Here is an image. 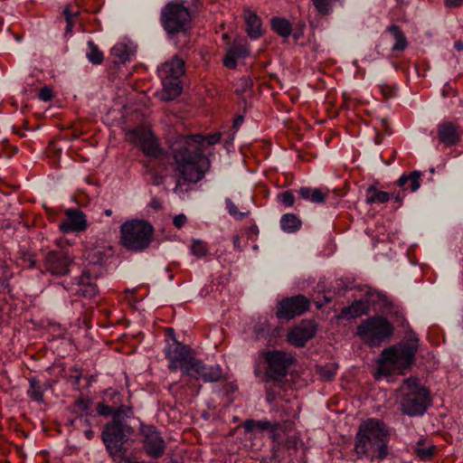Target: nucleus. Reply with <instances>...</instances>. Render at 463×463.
<instances>
[{
  "label": "nucleus",
  "instance_id": "1",
  "mask_svg": "<svg viewBox=\"0 0 463 463\" xmlns=\"http://www.w3.org/2000/svg\"><path fill=\"white\" fill-rule=\"evenodd\" d=\"M222 134L212 133L207 136L194 134L180 140L174 147L173 154L179 173L175 190L187 192L190 184L201 181L210 167L209 158L205 155L208 146L220 142Z\"/></svg>",
  "mask_w": 463,
  "mask_h": 463
},
{
  "label": "nucleus",
  "instance_id": "2",
  "mask_svg": "<svg viewBox=\"0 0 463 463\" xmlns=\"http://www.w3.org/2000/svg\"><path fill=\"white\" fill-rule=\"evenodd\" d=\"M391 428L378 418H369L358 427L355 451L371 460H383L389 455Z\"/></svg>",
  "mask_w": 463,
  "mask_h": 463
},
{
  "label": "nucleus",
  "instance_id": "3",
  "mask_svg": "<svg viewBox=\"0 0 463 463\" xmlns=\"http://www.w3.org/2000/svg\"><path fill=\"white\" fill-rule=\"evenodd\" d=\"M293 356L281 350H268L263 353V360L254 368L256 377L266 384L267 400L275 399V392L268 385H279L287 378Z\"/></svg>",
  "mask_w": 463,
  "mask_h": 463
},
{
  "label": "nucleus",
  "instance_id": "4",
  "mask_svg": "<svg viewBox=\"0 0 463 463\" xmlns=\"http://www.w3.org/2000/svg\"><path fill=\"white\" fill-rule=\"evenodd\" d=\"M166 345L164 348L165 358L168 360V368L171 372H182L181 387L184 385L185 376L189 373L190 364L196 357L193 349L185 344L179 342L173 328H167L165 332Z\"/></svg>",
  "mask_w": 463,
  "mask_h": 463
},
{
  "label": "nucleus",
  "instance_id": "5",
  "mask_svg": "<svg viewBox=\"0 0 463 463\" xmlns=\"http://www.w3.org/2000/svg\"><path fill=\"white\" fill-rule=\"evenodd\" d=\"M431 402L432 400L428 388L415 379L405 381L400 402L403 414L410 417H420L424 415Z\"/></svg>",
  "mask_w": 463,
  "mask_h": 463
},
{
  "label": "nucleus",
  "instance_id": "6",
  "mask_svg": "<svg viewBox=\"0 0 463 463\" xmlns=\"http://www.w3.org/2000/svg\"><path fill=\"white\" fill-rule=\"evenodd\" d=\"M358 292L359 298L355 297L352 305L344 309L345 315L355 317L366 314L371 309L382 312L392 311V303L385 294L368 286L359 287Z\"/></svg>",
  "mask_w": 463,
  "mask_h": 463
},
{
  "label": "nucleus",
  "instance_id": "7",
  "mask_svg": "<svg viewBox=\"0 0 463 463\" xmlns=\"http://www.w3.org/2000/svg\"><path fill=\"white\" fill-rule=\"evenodd\" d=\"M118 413L115 419L106 422L101 431V440L109 456H116L127 448V444L133 434V428L127 422V419H120Z\"/></svg>",
  "mask_w": 463,
  "mask_h": 463
},
{
  "label": "nucleus",
  "instance_id": "8",
  "mask_svg": "<svg viewBox=\"0 0 463 463\" xmlns=\"http://www.w3.org/2000/svg\"><path fill=\"white\" fill-rule=\"evenodd\" d=\"M122 245L132 251L141 252L149 247L153 234V226L143 220H132L120 227Z\"/></svg>",
  "mask_w": 463,
  "mask_h": 463
},
{
  "label": "nucleus",
  "instance_id": "9",
  "mask_svg": "<svg viewBox=\"0 0 463 463\" xmlns=\"http://www.w3.org/2000/svg\"><path fill=\"white\" fill-rule=\"evenodd\" d=\"M184 72V61L177 56L162 65L158 74L163 86L161 93L163 100L171 101L181 95L183 91L181 78Z\"/></svg>",
  "mask_w": 463,
  "mask_h": 463
},
{
  "label": "nucleus",
  "instance_id": "10",
  "mask_svg": "<svg viewBox=\"0 0 463 463\" xmlns=\"http://www.w3.org/2000/svg\"><path fill=\"white\" fill-rule=\"evenodd\" d=\"M417 350L415 344L393 345L384 349L379 360V370L389 374L392 370L402 369L412 364Z\"/></svg>",
  "mask_w": 463,
  "mask_h": 463
},
{
  "label": "nucleus",
  "instance_id": "11",
  "mask_svg": "<svg viewBox=\"0 0 463 463\" xmlns=\"http://www.w3.org/2000/svg\"><path fill=\"white\" fill-rule=\"evenodd\" d=\"M223 378L222 368L218 364H204L202 360L195 358L190 364V370L185 376L184 384L188 385L191 395H198L201 386L193 380H202L204 383H217Z\"/></svg>",
  "mask_w": 463,
  "mask_h": 463
},
{
  "label": "nucleus",
  "instance_id": "12",
  "mask_svg": "<svg viewBox=\"0 0 463 463\" xmlns=\"http://www.w3.org/2000/svg\"><path fill=\"white\" fill-rule=\"evenodd\" d=\"M393 327L383 317H372L357 327L358 335L370 346H379L392 335Z\"/></svg>",
  "mask_w": 463,
  "mask_h": 463
},
{
  "label": "nucleus",
  "instance_id": "13",
  "mask_svg": "<svg viewBox=\"0 0 463 463\" xmlns=\"http://www.w3.org/2000/svg\"><path fill=\"white\" fill-rule=\"evenodd\" d=\"M189 20V11L182 4L169 3L162 10V25L171 36L185 33L188 29Z\"/></svg>",
  "mask_w": 463,
  "mask_h": 463
},
{
  "label": "nucleus",
  "instance_id": "14",
  "mask_svg": "<svg viewBox=\"0 0 463 463\" xmlns=\"http://www.w3.org/2000/svg\"><path fill=\"white\" fill-rule=\"evenodd\" d=\"M96 280L97 279L90 274V270H84L80 276L73 277L70 281H63L61 285L65 290L73 295L92 298L99 294Z\"/></svg>",
  "mask_w": 463,
  "mask_h": 463
},
{
  "label": "nucleus",
  "instance_id": "15",
  "mask_svg": "<svg viewBox=\"0 0 463 463\" xmlns=\"http://www.w3.org/2000/svg\"><path fill=\"white\" fill-rule=\"evenodd\" d=\"M64 215L65 218L58 225L60 232L63 235L78 234L88 230L89 222L82 211L71 207L65 210Z\"/></svg>",
  "mask_w": 463,
  "mask_h": 463
},
{
  "label": "nucleus",
  "instance_id": "16",
  "mask_svg": "<svg viewBox=\"0 0 463 463\" xmlns=\"http://www.w3.org/2000/svg\"><path fill=\"white\" fill-rule=\"evenodd\" d=\"M106 395H110L113 400V404H109L106 401L98 402L96 405L97 414L99 416L109 418L111 417L115 419L116 415L118 413L120 415V419H129L133 416V408L131 406H128L125 404H119L117 406L118 402H120V393L115 390H107Z\"/></svg>",
  "mask_w": 463,
  "mask_h": 463
},
{
  "label": "nucleus",
  "instance_id": "17",
  "mask_svg": "<svg viewBox=\"0 0 463 463\" xmlns=\"http://www.w3.org/2000/svg\"><path fill=\"white\" fill-rule=\"evenodd\" d=\"M70 255L63 250H50L44 257V269L52 277H63L70 273L72 264Z\"/></svg>",
  "mask_w": 463,
  "mask_h": 463
},
{
  "label": "nucleus",
  "instance_id": "18",
  "mask_svg": "<svg viewBox=\"0 0 463 463\" xmlns=\"http://www.w3.org/2000/svg\"><path fill=\"white\" fill-rule=\"evenodd\" d=\"M309 301L303 295L283 298L279 302L276 315L279 319L289 320L308 309Z\"/></svg>",
  "mask_w": 463,
  "mask_h": 463
},
{
  "label": "nucleus",
  "instance_id": "19",
  "mask_svg": "<svg viewBox=\"0 0 463 463\" xmlns=\"http://www.w3.org/2000/svg\"><path fill=\"white\" fill-rule=\"evenodd\" d=\"M460 128L451 121H442L437 126L436 148L444 152L446 148L456 146L461 140Z\"/></svg>",
  "mask_w": 463,
  "mask_h": 463
},
{
  "label": "nucleus",
  "instance_id": "20",
  "mask_svg": "<svg viewBox=\"0 0 463 463\" xmlns=\"http://www.w3.org/2000/svg\"><path fill=\"white\" fill-rule=\"evenodd\" d=\"M317 287L320 292L316 298L315 303L317 308H322L331 303L334 296H345L348 290L354 289L355 285H354V281H344L340 279L335 282V286L329 288H326L324 282H319Z\"/></svg>",
  "mask_w": 463,
  "mask_h": 463
},
{
  "label": "nucleus",
  "instance_id": "21",
  "mask_svg": "<svg viewBox=\"0 0 463 463\" xmlns=\"http://www.w3.org/2000/svg\"><path fill=\"white\" fill-rule=\"evenodd\" d=\"M134 143L150 158H159L164 155V151L159 145L156 137L151 131L136 130L133 133Z\"/></svg>",
  "mask_w": 463,
  "mask_h": 463
},
{
  "label": "nucleus",
  "instance_id": "22",
  "mask_svg": "<svg viewBox=\"0 0 463 463\" xmlns=\"http://www.w3.org/2000/svg\"><path fill=\"white\" fill-rule=\"evenodd\" d=\"M143 446L146 454L153 458H160L165 450V441L155 426L143 430Z\"/></svg>",
  "mask_w": 463,
  "mask_h": 463
},
{
  "label": "nucleus",
  "instance_id": "23",
  "mask_svg": "<svg viewBox=\"0 0 463 463\" xmlns=\"http://www.w3.org/2000/svg\"><path fill=\"white\" fill-rule=\"evenodd\" d=\"M317 331V326L314 321L304 320L288 333V340L297 347H303L308 340L316 335Z\"/></svg>",
  "mask_w": 463,
  "mask_h": 463
},
{
  "label": "nucleus",
  "instance_id": "24",
  "mask_svg": "<svg viewBox=\"0 0 463 463\" xmlns=\"http://www.w3.org/2000/svg\"><path fill=\"white\" fill-rule=\"evenodd\" d=\"M250 54L248 43L241 40H235L226 48L222 64L229 70H235L238 66L237 60L246 59Z\"/></svg>",
  "mask_w": 463,
  "mask_h": 463
},
{
  "label": "nucleus",
  "instance_id": "25",
  "mask_svg": "<svg viewBox=\"0 0 463 463\" xmlns=\"http://www.w3.org/2000/svg\"><path fill=\"white\" fill-rule=\"evenodd\" d=\"M242 427L245 433H252L255 431H269L270 433H276L280 429V423L278 421L256 420L250 419L243 422Z\"/></svg>",
  "mask_w": 463,
  "mask_h": 463
},
{
  "label": "nucleus",
  "instance_id": "26",
  "mask_svg": "<svg viewBox=\"0 0 463 463\" xmlns=\"http://www.w3.org/2000/svg\"><path fill=\"white\" fill-rule=\"evenodd\" d=\"M28 382L27 395L33 401L43 403L44 402V392L51 388V383L49 382L43 383L37 377H31Z\"/></svg>",
  "mask_w": 463,
  "mask_h": 463
},
{
  "label": "nucleus",
  "instance_id": "27",
  "mask_svg": "<svg viewBox=\"0 0 463 463\" xmlns=\"http://www.w3.org/2000/svg\"><path fill=\"white\" fill-rule=\"evenodd\" d=\"M246 32L251 40H257L262 35V22L254 12L245 14Z\"/></svg>",
  "mask_w": 463,
  "mask_h": 463
},
{
  "label": "nucleus",
  "instance_id": "28",
  "mask_svg": "<svg viewBox=\"0 0 463 463\" xmlns=\"http://www.w3.org/2000/svg\"><path fill=\"white\" fill-rule=\"evenodd\" d=\"M270 28L281 38H288L293 31V24L286 18L273 16L270 18Z\"/></svg>",
  "mask_w": 463,
  "mask_h": 463
},
{
  "label": "nucleus",
  "instance_id": "29",
  "mask_svg": "<svg viewBox=\"0 0 463 463\" xmlns=\"http://www.w3.org/2000/svg\"><path fill=\"white\" fill-rule=\"evenodd\" d=\"M420 176L421 172L414 170L411 172L409 175H401L397 180V184L403 190H411V192H415L420 186Z\"/></svg>",
  "mask_w": 463,
  "mask_h": 463
},
{
  "label": "nucleus",
  "instance_id": "30",
  "mask_svg": "<svg viewBox=\"0 0 463 463\" xmlns=\"http://www.w3.org/2000/svg\"><path fill=\"white\" fill-rule=\"evenodd\" d=\"M298 194L302 199L313 203H322L327 197V194L324 193L321 189L308 186L301 187L298 190Z\"/></svg>",
  "mask_w": 463,
  "mask_h": 463
},
{
  "label": "nucleus",
  "instance_id": "31",
  "mask_svg": "<svg viewBox=\"0 0 463 463\" xmlns=\"http://www.w3.org/2000/svg\"><path fill=\"white\" fill-rule=\"evenodd\" d=\"M238 391V386L232 382H225L213 386V392L225 399L227 405H230L234 400V394Z\"/></svg>",
  "mask_w": 463,
  "mask_h": 463
},
{
  "label": "nucleus",
  "instance_id": "32",
  "mask_svg": "<svg viewBox=\"0 0 463 463\" xmlns=\"http://www.w3.org/2000/svg\"><path fill=\"white\" fill-rule=\"evenodd\" d=\"M301 225V220L295 213H285L280 218V227L288 233L296 232Z\"/></svg>",
  "mask_w": 463,
  "mask_h": 463
},
{
  "label": "nucleus",
  "instance_id": "33",
  "mask_svg": "<svg viewBox=\"0 0 463 463\" xmlns=\"http://www.w3.org/2000/svg\"><path fill=\"white\" fill-rule=\"evenodd\" d=\"M254 333L258 339L267 338L273 335V327L265 317H259L254 325Z\"/></svg>",
  "mask_w": 463,
  "mask_h": 463
},
{
  "label": "nucleus",
  "instance_id": "34",
  "mask_svg": "<svg viewBox=\"0 0 463 463\" xmlns=\"http://www.w3.org/2000/svg\"><path fill=\"white\" fill-rule=\"evenodd\" d=\"M390 32L393 34L395 43L392 47L393 52H402L408 46V42L404 33L400 30L399 26L392 25Z\"/></svg>",
  "mask_w": 463,
  "mask_h": 463
},
{
  "label": "nucleus",
  "instance_id": "35",
  "mask_svg": "<svg viewBox=\"0 0 463 463\" xmlns=\"http://www.w3.org/2000/svg\"><path fill=\"white\" fill-rule=\"evenodd\" d=\"M390 199V194L384 191H377L374 187L370 186L367 189V198L366 203L368 204H373L375 203H387Z\"/></svg>",
  "mask_w": 463,
  "mask_h": 463
},
{
  "label": "nucleus",
  "instance_id": "36",
  "mask_svg": "<svg viewBox=\"0 0 463 463\" xmlns=\"http://www.w3.org/2000/svg\"><path fill=\"white\" fill-rule=\"evenodd\" d=\"M111 54L118 58L117 62L126 63L130 61L132 55L131 50L124 43H117L111 49Z\"/></svg>",
  "mask_w": 463,
  "mask_h": 463
},
{
  "label": "nucleus",
  "instance_id": "37",
  "mask_svg": "<svg viewBox=\"0 0 463 463\" xmlns=\"http://www.w3.org/2000/svg\"><path fill=\"white\" fill-rule=\"evenodd\" d=\"M190 251L199 259L210 255L207 243L199 239H193L190 245Z\"/></svg>",
  "mask_w": 463,
  "mask_h": 463
},
{
  "label": "nucleus",
  "instance_id": "38",
  "mask_svg": "<svg viewBox=\"0 0 463 463\" xmlns=\"http://www.w3.org/2000/svg\"><path fill=\"white\" fill-rule=\"evenodd\" d=\"M19 264L29 269H40L34 255L29 251H22L20 253Z\"/></svg>",
  "mask_w": 463,
  "mask_h": 463
},
{
  "label": "nucleus",
  "instance_id": "39",
  "mask_svg": "<svg viewBox=\"0 0 463 463\" xmlns=\"http://www.w3.org/2000/svg\"><path fill=\"white\" fill-rule=\"evenodd\" d=\"M90 52L87 53L89 61L93 64H100L103 61V53L98 49L92 41L88 42Z\"/></svg>",
  "mask_w": 463,
  "mask_h": 463
},
{
  "label": "nucleus",
  "instance_id": "40",
  "mask_svg": "<svg viewBox=\"0 0 463 463\" xmlns=\"http://www.w3.org/2000/svg\"><path fill=\"white\" fill-rule=\"evenodd\" d=\"M315 7L322 15H327L333 11V4L336 0H312Z\"/></svg>",
  "mask_w": 463,
  "mask_h": 463
},
{
  "label": "nucleus",
  "instance_id": "41",
  "mask_svg": "<svg viewBox=\"0 0 463 463\" xmlns=\"http://www.w3.org/2000/svg\"><path fill=\"white\" fill-rule=\"evenodd\" d=\"M225 204L229 214L232 216L235 220L241 221L248 216V213L239 211L238 207L230 198L225 199Z\"/></svg>",
  "mask_w": 463,
  "mask_h": 463
},
{
  "label": "nucleus",
  "instance_id": "42",
  "mask_svg": "<svg viewBox=\"0 0 463 463\" xmlns=\"http://www.w3.org/2000/svg\"><path fill=\"white\" fill-rule=\"evenodd\" d=\"M128 448H125L122 449V452L119 453L118 455H116V456H109L112 460L114 462H118V463H147L146 461H137V460H135L133 458H131L130 457H128Z\"/></svg>",
  "mask_w": 463,
  "mask_h": 463
},
{
  "label": "nucleus",
  "instance_id": "43",
  "mask_svg": "<svg viewBox=\"0 0 463 463\" xmlns=\"http://www.w3.org/2000/svg\"><path fill=\"white\" fill-rule=\"evenodd\" d=\"M73 202L80 207H87L90 203V198L85 191L80 190L73 195Z\"/></svg>",
  "mask_w": 463,
  "mask_h": 463
},
{
  "label": "nucleus",
  "instance_id": "44",
  "mask_svg": "<svg viewBox=\"0 0 463 463\" xmlns=\"http://www.w3.org/2000/svg\"><path fill=\"white\" fill-rule=\"evenodd\" d=\"M337 365L335 364H327L324 367H321L319 369V373H320V375L322 376V378H324L325 380H332L335 375L336 374V372H337Z\"/></svg>",
  "mask_w": 463,
  "mask_h": 463
},
{
  "label": "nucleus",
  "instance_id": "45",
  "mask_svg": "<svg viewBox=\"0 0 463 463\" xmlns=\"http://www.w3.org/2000/svg\"><path fill=\"white\" fill-rule=\"evenodd\" d=\"M279 199L281 203H283L287 207L293 206L295 203V196L291 190H288L279 194Z\"/></svg>",
  "mask_w": 463,
  "mask_h": 463
},
{
  "label": "nucleus",
  "instance_id": "46",
  "mask_svg": "<svg viewBox=\"0 0 463 463\" xmlns=\"http://www.w3.org/2000/svg\"><path fill=\"white\" fill-rule=\"evenodd\" d=\"M246 111H247V105L245 103L244 107H243V114H239L233 118V122H232L231 130L233 131L234 133H237L239 131L240 128L241 127V125L243 124L244 114L246 113Z\"/></svg>",
  "mask_w": 463,
  "mask_h": 463
},
{
  "label": "nucleus",
  "instance_id": "47",
  "mask_svg": "<svg viewBox=\"0 0 463 463\" xmlns=\"http://www.w3.org/2000/svg\"><path fill=\"white\" fill-rule=\"evenodd\" d=\"M75 406L78 407L82 411H87L90 407V400L85 398L83 395H80L75 401Z\"/></svg>",
  "mask_w": 463,
  "mask_h": 463
},
{
  "label": "nucleus",
  "instance_id": "48",
  "mask_svg": "<svg viewBox=\"0 0 463 463\" xmlns=\"http://www.w3.org/2000/svg\"><path fill=\"white\" fill-rule=\"evenodd\" d=\"M53 90L47 86L43 87L39 91V99L43 101H50L53 98Z\"/></svg>",
  "mask_w": 463,
  "mask_h": 463
},
{
  "label": "nucleus",
  "instance_id": "49",
  "mask_svg": "<svg viewBox=\"0 0 463 463\" xmlns=\"http://www.w3.org/2000/svg\"><path fill=\"white\" fill-rule=\"evenodd\" d=\"M433 454L434 449L432 447L420 448L417 449V455L422 459L430 458Z\"/></svg>",
  "mask_w": 463,
  "mask_h": 463
},
{
  "label": "nucleus",
  "instance_id": "50",
  "mask_svg": "<svg viewBox=\"0 0 463 463\" xmlns=\"http://www.w3.org/2000/svg\"><path fill=\"white\" fill-rule=\"evenodd\" d=\"M44 211H45V213H46V216L48 218V220L51 222H53L56 221L58 215H59V213L56 209L52 208V207H47L45 206L44 207Z\"/></svg>",
  "mask_w": 463,
  "mask_h": 463
},
{
  "label": "nucleus",
  "instance_id": "51",
  "mask_svg": "<svg viewBox=\"0 0 463 463\" xmlns=\"http://www.w3.org/2000/svg\"><path fill=\"white\" fill-rule=\"evenodd\" d=\"M187 222V218L186 216L184 214V213H180L178 215H175V218H174V225L177 228V229H181L184 223Z\"/></svg>",
  "mask_w": 463,
  "mask_h": 463
},
{
  "label": "nucleus",
  "instance_id": "52",
  "mask_svg": "<svg viewBox=\"0 0 463 463\" xmlns=\"http://www.w3.org/2000/svg\"><path fill=\"white\" fill-rule=\"evenodd\" d=\"M237 133H234L233 131L230 130L227 134V137L224 140V147L227 150H230L231 147L233 146V141L235 139V136Z\"/></svg>",
  "mask_w": 463,
  "mask_h": 463
},
{
  "label": "nucleus",
  "instance_id": "53",
  "mask_svg": "<svg viewBox=\"0 0 463 463\" xmlns=\"http://www.w3.org/2000/svg\"><path fill=\"white\" fill-rule=\"evenodd\" d=\"M397 89L390 87L388 85H384L382 87V92L385 97H394L396 94Z\"/></svg>",
  "mask_w": 463,
  "mask_h": 463
},
{
  "label": "nucleus",
  "instance_id": "54",
  "mask_svg": "<svg viewBox=\"0 0 463 463\" xmlns=\"http://www.w3.org/2000/svg\"><path fill=\"white\" fill-rule=\"evenodd\" d=\"M444 4L449 8H458L463 5V0H444Z\"/></svg>",
  "mask_w": 463,
  "mask_h": 463
},
{
  "label": "nucleus",
  "instance_id": "55",
  "mask_svg": "<svg viewBox=\"0 0 463 463\" xmlns=\"http://www.w3.org/2000/svg\"><path fill=\"white\" fill-rule=\"evenodd\" d=\"M91 414L90 413H85V414H80L79 415V419H80V424L81 425H88L90 426V416Z\"/></svg>",
  "mask_w": 463,
  "mask_h": 463
},
{
  "label": "nucleus",
  "instance_id": "56",
  "mask_svg": "<svg viewBox=\"0 0 463 463\" xmlns=\"http://www.w3.org/2000/svg\"><path fill=\"white\" fill-rule=\"evenodd\" d=\"M292 24L293 30L304 32L306 29V23L304 21L298 20Z\"/></svg>",
  "mask_w": 463,
  "mask_h": 463
},
{
  "label": "nucleus",
  "instance_id": "57",
  "mask_svg": "<svg viewBox=\"0 0 463 463\" xmlns=\"http://www.w3.org/2000/svg\"><path fill=\"white\" fill-rule=\"evenodd\" d=\"M80 381H81V374L80 373H79L77 375H74V376H71V383H72L74 388H79Z\"/></svg>",
  "mask_w": 463,
  "mask_h": 463
},
{
  "label": "nucleus",
  "instance_id": "58",
  "mask_svg": "<svg viewBox=\"0 0 463 463\" xmlns=\"http://www.w3.org/2000/svg\"><path fill=\"white\" fill-rule=\"evenodd\" d=\"M291 35L293 36V39L296 42H298V40H300L303 37L304 32L293 30Z\"/></svg>",
  "mask_w": 463,
  "mask_h": 463
},
{
  "label": "nucleus",
  "instance_id": "59",
  "mask_svg": "<svg viewBox=\"0 0 463 463\" xmlns=\"http://www.w3.org/2000/svg\"><path fill=\"white\" fill-rule=\"evenodd\" d=\"M233 246L236 250H241V238L238 235L233 238Z\"/></svg>",
  "mask_w": 463,
  "mask_h": 463
},
{
  "label": "nucleus",
  "instance_id": "60",
  "mask_svg": "<svg viewBox=\"0 0 463 463\" xmlns=\"http://www.w3.org/2000/svg\"><path fill=\"white\" fill-rule=\"evenodd\" d=\"M7 303L4 302V301H0V319H2V315L4 313H7Z\"/></svg>",
  "mask_w": 463,
  "mask_h": 463
},
{
  "label": "nucleus",
  "instance_id": "61",
  "mask_svg": "<svg viewBox=\"0 0 463 463\" xmlns=\"http://www.w3.org/2000/svg\"><path fill=\"white\" fill-rule=\"evenodd\" d=\"M84 435L88 439H92L94 438L95 432L92 430L89 429L84 431Z\"/></svg>",
  "mask_w": 463,
  "mask_h": 463
},
{
  "label": "nucleus",
  "instance_id": "62",
  "mask_svg": "<svg viewBox=\"0 0 463 463\" xmlns=\"http://www.w3.org/2000/svg\"><path fill=\"white\" fill-rule=\"evenodd\" d=\"M79 422H80V419H79V416H77L69 421V425L71 427H77L79 425Z\"/></svg>",
  "mask_w": 463,
  "mask_h": 463
},
{
  "label": "nucleus",
  "instance_id": "63",
  "mask_svg": "<svg viewBox=\"0 0 463 463\" xmlns=\"http://www.w3.org/2000/svg\"><path fill=\"white\" fill-rule=\"evenodd\" d=\"M454 48L458 52L462 51L463 50V42H461V41L455 42Z\"/></svg>",
  "mask_w": 463,
  "mask_h": 463
},
{
  "label": "nucleus",
  "instance_id": "64",
  "mask_svg": "<svg viewBox=\"0 0 463 463\" xmlns=\"http://www.w3.org/2000/svg\"><path fill=\"white\" fill-rule=\"evenodd\" d=\"M383 140V136H382L379 132L376 133V137L374 142L376 145H380Z\"/></svg>",
  "mask_w": 463,
  "mask_h": 463
}]
</instances>
